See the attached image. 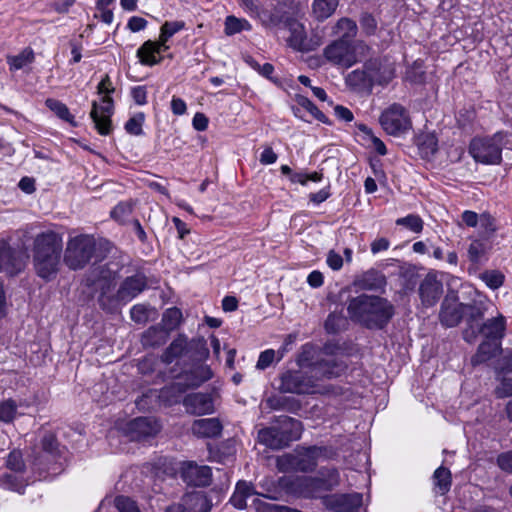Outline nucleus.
<instances>
[{"label":"nucleus","mask_w":512,"mask_h":512,"mask_svg":"<svg viewBox=\"0 0 512 512\" xmlns=\"http://www.w3.org/2000/svg\"><path fill=\"white\" fill-rule=\"evenodd\" d=\"M86 283L100 292L98 302L106 311H113L118 302L131 301L148 286L146 276L143 273H136L125 278L114 295L112 291L115 287V273L105 266L93 268L87 275Z\"/></svg>","instance_id":"1"},{"label":"nucleus","mask_w":512,"mask_h":512,"mask_svg":"<svg viewBox=\"0 0 512 512\" xmlns=\"http://www.w3.org/2000/svg\"><path fill=\"white\" fill-rule=\"evenodd\" d=\"M63 239L54 231L37 234L33 241V267L38 277L45 281L56 278L62 265Z\"/></svg>","instance_id":"2"},{"label":"nucleus","mask_w":512,"mask_h":512,"mask_svg":"<svg viewBox=\"0 0 512 512\" xmlns=\"http://www.w3.org/2000/svg\"><path fill=\"white\" fill-rule=\"evenodd\" d=\"M350 317L368 328H382L392 318L393 306L378 296L360 295L348 304Z\"/></svg>","instance_id":"3"},{"label":"nucleus","mask_w":512,"mask_h":512,"mask_svg":"<svg viewBox=\"0 0 512 512\" xmlns=\"http://www.w3.org/2000/svg\"><path fill=\"white\" fill-rule=\"evenodd\" d=\"M302 430V423L299 420L281 415L275 419L271 427L258 432V439L271 449H281L298 440Z\"/></svg>","instance_id":"4"},{"label":"nucleus","mask_w":512,"mask_h":512,"mask_svg":"<svg viewBox=\"0 0 512 512\" xmlns=\"http://www.w3.org/2000/svg\"><path fill=\"white\" fill-rule=\"evenodd\" d=\"M371 48L362 40L347 42L344 39H337L324 49L325 58L345 68L366 59L370 55Z\"/></svg>","instance_id":"5"},{"label":"nucleus","mask_w":512,"mask_h":512,"mask_svg":"<svg viewBox=\"0 0 512 512\" xmlns=\"http://www.w3.org/2000/svg\"><path fill=\"white\" fill-rule=\"evenodd\" d=\"M95 253V238L92 235L79 234L68 239L63 262L71 270L83 269L94 258Z\"/></svg>","instance_id":"6"},{"label":"nucleus","mask_w":512,"mask_h":512,"mask_svg":"<svg viewBox=\"0 0 512 512\" xmlns=\"http://www.w3.org/2000/svg\"><path fill=\"white\" fill-rule=\"evenodd\" d=\"M505 134L496 132L490 137L474 138L469 147L473 159L485 165H498L502 161Z\"/></svg>","instance_id":"7"},{"label":"nucleus","mask_w":512,"mask_h":512,"mask_svg":"<svg viewBox=\"0 0 512 512\" xmlns=\"http://www.w3.org/2000/svg\"><path fill=\"white\" fill-rule=\"evenodd\" d=\"M183 28L184 22L182 21L165 22L161 27L159 42L148 40L137 50V57L141 64L153 66L160 63L162 57L157 58V55L168 49L166 46L168 39Z\"/></svg>","instance_id":"8"},{"label":"nucleus","mask_w":512,"mask_h":512,"mask_svg":"<svg viewBox=\"0 0 512 512\" xmlns=\"http://www.w3.org/2000/svg\"><path fill=\"white\" fill-rule=\"evenodd\" d=\"M213 376V372L208 365H198L185 375L186 382L172 383L161 389L159 397L168 404L177 403L181 395L190 387H198L208 381Z\"/></svg>","instance_id":"9"},{"label":"nucleus","mask_w":512,"mask_h":512,"mask_svg":"<svg viewBox=\"0 0 512 512\" xmlns=\"http://www.w3.org/2000/svg\"><path fill=\"white\" fill-rule=\"evenodd\" d=\"M280 390L286 393L313 394L319 392L314 374L307 371H287L281 376Z\"/></svg>","instance_id":"10"},{"label":"nucleus","mask_w":512,"mask_h":512,"mask_svg":"<svg viewBox=\"0 0 512 512\" xmlns=\"http://www.w3.org/2000/svg\"><path fill=\"white\" fill-rule=\"evenodd\" d=\"M380 124L389 135L393 136L405 134L412 128L408 111L398 103L390 105L382 112Z\"/></svg>","instance_id":"11"},{"label":"nucleus","mask_w":512,"mask_h":512,"mask_svg":"<svg viewBox=\"0 0 512 512\" xmlns=\"http://www.w3.org/2000/svg\"><path fill=\"white\" fill-rule=\"evenodd\" d=\"M112 113L113 99L110 96H103L101 99V105H98L96 101L92 103L90 116L100 134L108 135L111 132L110 117Z\"/></svg>","instance_id":"12"},{"label":"nucleus","mask_w":512,"mask_h":512,"mask_svg":"<svg viewBox=\"0 0 512 512\" xmlns=\"http://www.w3.org/2000/svg\"><path fill=\"white\" fill-rule=\"evenodd\" d=\"M464 313V304L457 301L454 293L448 294L442 302L439 319L444 326L455 327L463 319Z\"/></svg>","instance_id":"13"},{"label":"nucleus","mask_w":512,"mask_h":512,"mask_svg":"<svg viewBox=\"0 0 512 512\" xmlns=\"http://www.w3.org/2000/svg\"><path fill=\"white\" fill-rule=\"evenodd\" d=\"M325 452V448L318 446L303 447L290 456L291 466L301 472L313 470L317 465V459Z\"/></svg>","instance_id":"14"},{"label":"nucleus","mask_w":512,"mask_h":512,"mask_svg":"<svg viewBox=\"0 0 512 512\" xmlns=\"http://www.w3.org/2000/svg\"><path fill=\"white\" fill-rule=\"evenodd\" d=\"M323 503L326 508L335 512H356L362 505V495L360 493L329 495L324 498Z\"/></svg>","instance_id":"15"},{"label":"nucleus","mask_w":512,"mask_h":512,"mask_svg":"<svg viewBox=\"0 0 512 512\" xmlns=\"http://www.w3.org/2000/svg\"><path fill=\"white\" fill-rule=\"evenodd\" d=\"M314 378L318 383L323 379L339 377L346 369V365L334 357L321 358L310 365Z\"/></svg>","instance_id":"16"},{"label":"nucleus","mask_w":512,"mask_h":512,"mask_svg":"<svg viewBox=\"0 0 512 512\" xmlns=\"http://www.w3.org/2000/svg\"><path fill=\"white\" fill-rule=\"evenodd\" d=\"M443 294V283L435 274L429 273L419 286V295L423 306L432 307Z\"/></svg>","instance_id":"17"},{"label":"nucleus","mask_w":512,"mask_h":512,"mask_svg":"<svg viewBox=\"0 0 512 512\" xmlns=\"http://www.w3.org/2000/svg\"><path fill=\"white\" fill-rule=\"evenodd\" d=\"M182 479L193 486H207L211 482V469L194 462H183L180 468Z\"/></svg>","instance_id":"18"},{"label":"nucleus","mask_w":512,"mask_h":512,"mask_svg":"<svg viewBox=\"0 0 512 512\" xmlns=\"http://www.w3.org/2000/svg\"><path fill=\"white\" fill-rule=\"evenodd\" d=\"M266 493L256 492L252 483L247 481H239L236 485L235 492L231 497V503L237 509H243L247 506V498L250 496L258 495L266 499L276 500L277 497L270 494V489H265Z\"/></svg>","instance_id":"19"},{"label":"nucleus","mask_w":512,"mask_h":512,"mask_svg":"<svg viewBox=\"0 0 512 512\" xmlns=\"http://www.w3.org/2000/svg\"><path fill=\"white\" fill-rule=\"evenodd\" d=\"M128 430L132 439L139 440L156 435L160 431V425L153 418L139 417L129 423Z\"/></svg>","instance_id":"20"},{"label":"nucleus","mask_w":512,"mask_h":512,"mask_svg":"<svg viewBox=\"0 0 512 512\" xmlns=\"http://www.w3.org/2000/svg\"><path fill=\"white\" fill-rule=\"evenodd\" d=\"M176 509L178 512H209L211 505L204 493L191 492L183 496Z\"/></svg>","instance_id":"21"},{"label":"nucleus","mask_w":512,"mask_h":512,"mask_svg":"<svg viewBox=\"0 0 512 512\" xmlns=\"http://www.w3.org/2000/svg\"><path fill=\"white\" fill-rule=\"evenodd\" d=\"M293 487L295 492L306 498L318 497L322 492L323 481L319 475L317 477L303 476L294 480Z\"/></svg>","instance_id":"22"},{"label":"nucleus","mask_w":512,"mask_h":512,"mask_svg":"<svg viewBox=\"0 0 512 512\" xmlns=\"http://www.w3.org/2000/svg\"><path fill=\"white\" fill-rule=\"evenodd\" d=\"M287 26L290 33L287 39L288 45L296 51L311 50L304 25L297 20H290Z\"/></svg>","instance_id":"23"},{"label":"nucleus","mask_w":512,"mask_h":512,"mask_svg":"<svg viewBox=\"0 0 512 512\" xmlns=\"http://www.w3.org/2000/svg\"><path fill=\"white\" fill-rule=\"evenodd\" d=\"M186 410L192 414L203 415L212 412L213 403L209 395L203 393L189 394L184 398Z\"/></svg>","instance_id":"24"},{"label":"nucleus","mask_w":512,"mask_h":512,"mask_svg":"<svg viewBox=\"0 0 512 512\" xmlns=\"http://www.w3.org/2000/svg\"><path fill=\"white\" fill-rule=\"evenodd\" d=\"M191 430L197 437L213 438L220 435L222 425L217 418H203L195 420Z\"/></svg>","instance_id":"25"},{"label":"nucleus","mask_w":512,"mask_h":512,"mask_svg":"<svg viewBox=\"0 0 512 512\" xmlns=\"http://www.w3.org/2000/svg\"><path fill=\"white\" fill-rule=\"evenodd\" d=\"M505 320L502 315L489 319L481 326L477 327V333L482 334L485 338L490 340H497L504 336Z\"/></svg>","instance_id":"26"},{"label":"nucleus","mask_w":512,"mask_h":512,"mask_svg":"<svg viewBox=\"0 0 512 512\" xmlns=\"http://www.w3.org/2000/svg\"><path fill=\"white\" fill-rule=\"evenodd\" d=\"M465 313L469 329L464 331V339L471 342L476 337V331L474 330V323L479 321L484 316V309L475 304H464Z\"/></svg>","instance_id":"27"},{"label":"nucleus","mask_w":512,"mask_h":512,"mask_svg":"<svg viewBox=\"0 0 512 512\" xmlns=\"http://www.w3.org/2000/svg\"><path fill=\"white\" fill-rule=\"evenodd\" d=\"M188 340L184 335H179L174 339L168 348L164 351L161 359L164 363L170 364L177 358L181 357L187 350Z\"/></svg>","instance_id":"28"},{"label":"nucleus","mask_w":512,"mask_h":512,"mask_svg":"<svg viewBox=\"0 0 512 512\" xmlns=\"http://www.w3.org/2000/svg\"><path fill=\"white\" fill-rule=\"evenodd\" d=\"M21 269V261L15 256V251L6 245H0V271L15 273Z\"/></svg>","instance_id":"29"},{"label":"nucleus","mask_w":512,"mask_h":512,"mask_svg":"<svg viewBox=\"0 0 512 512\" xmlns=\"http://www.w3.org/2000/svg\"><path fill=\"white\" fill-rule=\"evenodd\" d=\"M357 284L365 290H378L385 286L386 278L381 272L370 269L358 279Z\"/></svg>","instance_id":"30"},{"label":"nucleus","mask_w":512,"mask_h":512,"mask_svg":"<svg viewBox=\"0 0 512 512\" xmlns=\"http://www.w3.org/2000/svg\"><path fill=\"white\" fill-rule=\"evenodd\" d=\"M339 5V0H314L312 14L318 21L331 17Z\"/></svg>","instance_id":"31"},{"label":"nucleus","mask_w":512,"mask_h":512,"mask_svg":"<svg viewBox=\"0 0 512 512\" xmlns=\"http://www.w3.org/2000/svg\"><path fill=\"white\" fill-rule=\"evenodd\" d=\"M168 338V332L159 326L148 328L142 335V344L146 347H158L163 345Z\"/></svg>","instance_id":"32"},{"label":"nucleus","mask_w":512,"mask_h":512,"mask_svg":"<svg viewBox=\"0 0 512 512\" xmlns=\"http://www.w3.org/2000/svg\"><path fill=\"white\" fill-rule=\"evenodd\" d=\"M333 29L334 34L339 36L338 39H344L347 42H351L358 32L356 22L349 18L339 19Z\"/></svg>","instance_id":"33"},{"label":"nucleus","mask_w":512,"mask_h":512,"mask_svg":"<svg viewBox=\"0 0 512 512\" xmlns=\"http://www.w3.org/2000/svg\"><path fill=\"white\" fill-rule=\"evenodd\" d=\"M500 346L495 341H484L482 342L477 350V353L472 357L471 362L473 365H478L486 362L490 358L496 355L499 351Z\"/></svg>","instance_id":"34"},{"label":"nucleus","mask_w":512,"mask_h":512,"mask_svg":"<svg viewBox=\"0 0 512 512\" xmlns=\"http://www.w3.org/2000/svg\"><path fill=\"white\" fill-rule=\"evenodd\" d=\"M491 246L486 240H473L468 248L469 260L473 263L481 262L487 255Z\"/></svg>","instance_id":"35"},{"label":"nucleus","mask_w":512,"mask_h":512,"mask_svg":"<svg viewBox=\"0 0 512 512\" xmlns=\"http://www.w3.org/2000/svg\"><path fill=\"white\" fill-rule=\"evenodd\" d=\"M252 25L244 18H237L233 15L227 16L225 19V34L228 36L240 33L242 31H250Z\"/></svg>","instance_id":"36"},{"label":"nucleus","mask_w":512,"mask_h":512,"mask_svg":"<svg viewBox=\"0 0 512 512\" xmlns=\"http://www.w3.org/2000/svg\"><path fill=\"white\" fill-rule=\"evenodd\" d=\"M479 279L482 280L488 288L497 290L504 284L505 275L499 270L491 269L481 272Z\"/></svg>","instance_id":"37"},{"label":"nucleus","mask_w":512,"mask_h":512,"mask_svg":"<svg viewBox=\"0 0 512 512\" xmlns=\"http://www.w3.org/2000/svg\"><path fill=\"white\" fill-rule=\"evenodd\" d=\"M34 60V52L31 48H25L18 55L8 57V64L11 70H19Z\"/></svg>","instance_id":"38"},{"label":"nucleus","mask_w":512,"mask_h":512,"mask_svg":"<svg viewBox=\"0 0 512 512\" xmlns=\"http://www.w3.org/2000/svg\"><path fill=\"white\" fill-rule=\"evenodd\" d=\"M319 477L323 481L324 490H332L340 483L339 472L335 468H321L318 472Z\"/></svg>","instance_id":"39"},{"label":"nucleus","mask_w":512,"mask_h":512,"mask_svg":"<svg viewBox=\"0 0 512 512\" xmlns=\"http://www.w3.org/2000/svg\"><path fill=\"white\" fill-rule=\"evenodd\" d=\"M435 485L441 495L449 491L451 486V473L445 467H439L434 472Z\"/></svg>","instance_id":"40"},{"label":"nucleus","mask_w":512,"mask_h":512,"mask_svg":"<svg viewBox=\"0 0 512 512\" xmlns=\"http://www.w3.org/2000/svg\"><path fill=\"white\" fill-rule=\"evenodd\" d=\"M18 405L13 399H6L0 402V421L11 423L17 416Z\"/></svg>","instance_id":"41"},{"label":"nucleus","mask_w":512,"mask_h":512,"mask_svg":"<svg viewBox=\"0 0 512 512\" xmlns=\"http://www.w3.org/2000/svg\"><path fill=\"white\" fill-rule=\"evenodd\" d=\"M396 225L403 226L414 233H420L423 229L424 223L420 216L409 214L406 217L398 218L396 220Z\"/></svg>","instance_id":"42"},{"label":"nucleus","mask_w":512,"mask_h":512,"mask_svg":"<svg viewBox=\"0 0 512 512\" xmlns=\"http://www.w3.org/2000/svg\"><path fill=\"white\" fill-rule=\"evenodd\" d=\"M181 318H182V313L178 308L174 307V308L168 309L163 315V319H162V322L164 324L163 328L167 332L175 329L178 326V324L180 323Z\"/></svg>","instance_id":"43"},{"label":"nucleus","mask_w":512,"mask_h":512,"mask_svg":"<svg viewBox=\"0 0 512 512\" xmlns=\"http://www.w3.org/2000/svg\"><path fill=\"white\" fill-rule=\"evenodd\" d=\"M251 506L255 512H284L286 506L269 503L261 498H254Z\"/></svg>","instance_id":"44"},{"label":"nucleus","mask_w":512,"mask_h":512,"mask_svg":"<svg viewBox=\"0 0 512 512\" xmlns=\"http://www.w3.org/2000/svg\"><path fill=\"white\" fill-rule=\"evenodd\" d=\"M47 107L53 111L59 118L65 121H71V114L65 104L58 100L47 99L46 100Z\"/></svg>","instance_id":"45"},{"label":"nucleus","mask_w":512,"mask_h":512,"mask_svg":"<svg viewBox=\"0 0 512 512\" xmlns=\"http://www.w3.org/2000/svg\"><path fill=\"white\" fill-rule=\"evenodd\" d=\"M298 103L303 108H305L308 112H310L317 120H319V121H321L323 123H326V124H330V121L325 116V114L323 112H321L318 109V107L311 100H309L308 98L301 97L299 99Z\"/></svg>","instance_id":"46"},{"label":"nucleus","mask_w":512,"mask_h":512,"mask_svg":"<svg viewBox=\"0 0 512 512\" xmlns=\"http://www.w3.org/2000/svg\"><path fill=\"white\" fill-rule=\"evenodd\" d=\"M144 122V115L139 113L130 118L125 124V130L127 133L135 136H139L143 133L142 125Z\"/></svg>","instance_id":"47"},{"label":"nucleus","mask_w":512,"mask_h":512,"mask_svg":"<svg viewBox=\"0 0 512 512\" xmlns=\"http://www.w3.org/2000/svg\"><path fill=\"white\" fill-rule=\"evenodd\" d=\"M115 506L119 512H140L136 503L126 496L116 497Z\"/></svg>","instance_id":"48"},{"label":"nucleus","mask_w":512,"mask_h":512,"mask_svg":"<svg viewBox=\"0 0 512 512\" xmlns=\"http://www.w3.org/2000/svg\"><path fill=\"white\" fill-rule=\"evenodd\" d=\"M253 17L257 18L266 27L277 23L276 16L262 5L259 6Z\"/></svg>","instance_id":"49"},{"label":"nucleus","mask_w":512,"mask_h":512,"mask_svg":"<svg viewBox=\"0 0 512 512\" xmlns=\"http://www.w3.org/2000/svg\"><path fill=\"white\" fill-rule=\"evenodd\" d=\"M132 209L131 203L121 202L111 211V216L117 221H123L132 213Z\"/></svg>","instance_id":"50"},{"label":"nucleus","mask_w":512,"mask_h":512,"mask_svg":"<svg viewBox=\"0 0 512 512\" xmlns=\"http://www.w3.org/2000/svg\"><path fill=\"white\" fill-rule=\"evenodd\" d=\"M360 25L367 35H373L377 29V21L370 13H363L361 15Z\"/></svg>","instance_id":"51"},{"label":"nucleus","mask_w":512,"mask_h":512,"mask_svg":"<svg viewBox=\"0 0 512 512\" xmlns=\"http://www.w3.org/2000/svg\"><path fill=\"white\" fill-rule=\"evenodd\" d=\"M7 467L15 472H21L24 469L22 454L19 451H12L7 458Z\"/></svg>","instance_id":"52"},{"label":"nucleus","mask_w":512,"mask_h":512,"mask_svg":"<svg viewBox=\"0 0 512 512\" xmlns=\"http://www.w3.org/2000/svg\"><path fill=\"white\" fill-rule=\"evenodd\" d=\"M347 80L353 85H364L367 80H374V76L370 72L355 70L348 75Z\"/></svg>","instance_id":"53"},{"label":"nucleus","mask_w":512,"mask_h":512,"mask_svg":"<svg viewBox=\"0 0 512 512\" xmlns=\"http://www.w3.org/2000/svg\"><path fill=\"white\" fill-rule=\"evenodd\" d=\"M275 357H276V352L273 349H267V350L261 352L259 355L257 364H256V368L260 369V370L266 369L273 363Z\"/></svg>","instance_id":"54"},{"label":"nucleus","mask_w":512,"mask_h":512,"mask_svg":"<svg viewBox=\"0 0 512 512\" xmlns=\"http://www.w3.org/2000/svg\"><path fill=\"white\" fill-rule=\"evenodd\" d=\"M478 224L483 229L485 234L490 235V234L494 233L496 230L495 220L489 214H486V213L481 214Z\"/></svg>","instance_id":"55"},{"label":"nucleus","mask_w":512,"mask_h":512,"mask_svg":"<svg viewBox=\"0 0 512 512\" xmlns=\"http://www.w3.org/2000/svg\"><path fill=\"white\" fill-rule=\"evenodd\" d=\"M327 265L334 271L340 270L343 266V258L334 250H330L326 259Z\"/></svg>","instance_id":"56"},{"label":"nucleus","mask_w":512,"mask_h":512,"mask_svg":"<svg viewBox=\"0 0 512 512\" xmlns=\"http://www.w3.org/2000/svg\"><path fill=\"white\" fill-rule=\"evenodd\" d=\"M133 100L138 105H144L147 102V90L145 86H136L131 91Z\"/></svg>","instance_id":"57"},{"label":"nucleus","mask_w":512,"mask_h":512,"mask_svg":"<svg viewBox=\"0 0 512 512\" xmlns=\"http://www.w3.org/2000/svg\"><path fill=\"white\" fill-rule=\"evenodd\" d=\"M497 463L502 470L512 472V451L499 455Z\"/></svg>","instance_id":"58"},{"label":"nucleus","mask_w":512,"mask_h":512,"mask_svg":"<svg viewBox=\"0 0 512 512\" xmlns=\"http://www.w3.org/2000/svg\"><path fill=\"white\" fill-rule=\"evenodd\" d=\"M277 154L273 151L271 147H265L260 155V163L263 165H270L277 161Z\"/></svg>","instance_id":"59"},{"label":"nucleus","mask_w":512,"mask_h":512,"mask_svg":"<svg viewBox=\"0 0 512 512\" xmlns=\"http://www.w3.org/2000/svg\"><path fill=\"white\" fill-rule=\"evenodd\" d=\"M98 94L110 95L114 92V87L109 75H105L97 86Z\"/></svg>","instance_id":"60"},{"label":"nucleus","mask_w":512,"mask_h":512,"mask_svg":"<svg viewBox=\"0 0 512 512\" xmlns=\"http://www.w3.org/2000/svg\"><path fill=\"white\" fill-rule=\"evenodd\" d=\"M499 398L512 396V379H504L496 389Z\"/></svg>","instance_id":"61"},{"label":"nucleus","mask_w":512,"mask_h":512,"mask_svg":"<svg viewBox=\"0 0 512 512\" xmlns=\"http://www.w3.org/2000/svg\"><path fill=\"white\" fill-rule=\"evenodd\" d=\"M127 26L132 32H139L145 29L147 21L142 17L133 16L129 19Z\"/></svg>","instance_id":"62"},{"label":"nucleus","mask_w":512,"mask_h":512,"mask_svg":"<svg viewBox=\"0 0 512 512\" xmlns=\"http://www.w3.org/2000/svg\"><path fill=\"white\" fill-rule=\"evenodd\" d=\"M334 113L339 120H343L345 122H351L354 118L353 113L342 105L334 106Z\"/></svg>","instance_id":"63"},{"label":"nucleus","mask_w":512,"mask_h":512,"mask_svg":"<svg viewBox=\"0 0 512 512\" xmlns=\"http://www.w3.org/2000/svg\"><path fill=\"white\" fill-rule=\"evenodd\" d=\"M193 127L197 131H205L208 127V118L203 113H196L192 120Z\"/></svg>","instance_id":"64"}]
</instances>
